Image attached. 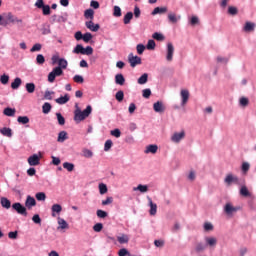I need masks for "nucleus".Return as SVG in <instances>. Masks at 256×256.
<instances>
[{
  "label": "nucleus",
  "instance_id": "40",
  "mask_svg": "<svg viewBox=\"0 0 256 256\" xmlns=\"http://www.w3.org/2000/svg\"><path fill=\"white\" fill-rule=\"evenodd\" d=\"M63 168L66 169V170H68L69 172H71V171H74V169H75V164L69 163V162H64V163H63Z\"/></svg>",
  "mask_w": 256,
  "mask_h": 256
},
{
  "label": "nucleus",
  "instance_id": "34",
  "mask_svg": "<svg viewBox=\"0 0 256 256\" xmlns=\"http://www.w3.org/2000/svg\"><path fill=\"white\" fill-rule=\"evenodd\" d=\"M227 13H228V15H232V17H235V15H237V13H239V9H237V7H235V6H229Z\"/></svg>",
  "mask_w": 256,
  "mask_h": 256
},
{
  "label": "nucleus",
  "instance_id": "53",
  "mask_svg": "<svg viewBox=\"0 0 256 256\" xmlns=\"http://www.w3.org/2000/svg\"><path fill=\"white\" fill-rule=\"evenodd\" d=\"M251 165L249 164V162H243L242 166H241V170L244 173H247L250 169Z\"/></svg>",
  "mask_w": 256,
  "mask_h": 256
},
{
  "label": "nucleus",
  "instance_id": "18",
  "mask_svg": "<svg viewBox=\"0 0 256 256\" xmlns=\"http://www.w3.org/2000/svg\"><path fill=\"white\" fill-rule=\"evenodd\" d=\"M58 225V229H69V224L61 217H58Z\"/></svg>",
  "mask_w": 256,
  "mask_h": 256
},
{
  "label": "nucleus",
  "instance_id": "13",
  "mask_svg": "<svg viewBox=\"0 0 256 256\" xmlns=\"http://www.w3.org/2000/svg\"><path fill=\"white\" fill-rule=\"evenodd\" d=\"M51 211L52 217H57V215H59L63 211V207L61 206V204H53Z\"/></svg>",
  "mask_w": 256,
  "mask_h": 256
},
{
  "label": "nucleus",
  "instance_id": "25",
  "mask_svg": "<svg viewBox=\"0 0 256 256\" xmlns=\"http://www.w3.org/2000/svg\"><path fill=\"white\" fill-rule=\"evenodd\" d=\"M4 115H6V117H15V113L16 110L15 108H5L3 111Z\"/></svg>",
  "mask_w": 256,
  "mask_h": 256
},
{
  "label": "nucleus",
  "instance_id": "56",
  "mask_svg": "<svg viewBox=\"0 0 256 256\" xmlns=\"http://www.w3.org/2000/svg\"><path fill=\"white\" fill-rule=\"evenodd\" d=\"M113 147V141L107 140L104 144V151H110V149Z\"/></svg>",
  "mask_w": 256,
  "mask_h": 256
},
{
  "label": "nucleus",
  "instance_id": "49",
  "mask_svg": "<svg viewBox=\"0 0 256 256\" xmlns=\"http://www.w3.org/2000/svg\"><path fill=\"white\" fill-rule=\"evenodd\" d=\"M122 13H121V7L119 6H114V10H113V16L114 17H121Z\"/></svg>",
  "mask_w": 256,
  "mask_h": 256
},
{
  "label": "nucleus",
  "instance_id": "62",
  "mask_svg": "<svg viewBox=\"0 0 256 256\" xmlns=\"http://www.w3.org/2000/svg\"><path fill=\"white\" fill-rule=\"evenodd\" d=\"M73 81H74L75 83H83V82L85 81V79H84L83 76H81V75H75V76L73 77Z\"/></svg>",
  "mask_w": 256,
  "mask_h": 256
},
{
  "label": "nucleus",
  "instance_id": "35",
  "mask_svg": "<svg viewBox=\"0 0 256 256\" xmlns=\"http://www.w3.org/2000/svg\"><path fill=\"white\" fill-rule=\"evenodd\" d=\"M22 80L21 78L17 77L14 79V81L11 83L12 89H17L18 87H21Z\"/></svg>",
  "mask_w": 256,
  "mask_h": 256
},
{
  "label": "nucleus",
  "instance_id": "37",
  "mask_svg": "<svg viewBox=\"0 0 256 256\" xmlns=\"http://www.w3.org/2000/svg\"><path fill=\"white\" fill-rule=\"evenodd\" d=\"M25 88L27 93H35V83H26Z\"/></svg>",
  "mask_w": 256,
  "mask_h": 256
},
{
  "label": "nucleus",
  "instance_id": "51",
  "mask_svg": "<svg viewBox=\"0 0 256 256\" xmlns=\"http://www.w3.org/2000/svg\"><path fill=\"white\" fill-rule=\"evenodd\" d=\"M110 134L113 136V137H116L117 139H119V137H121V130H119V128H116L114 130H111L110 131Z\"/></svg>",
  "mask_w": 256,
  "mask_h": 256
},
{
  "label": "nucleus",
  "instance_id": "14",
  "mask_svg": "<svg viewBox=\"0 0 256 256\" xmlns=\"http://www.w3.org/2000/svg\"><path fill=\"white\" fill-rule=\"evenodd\" d=\"M243 31L246 33H251V31H255V23L247 21L243 27Z\"/></svg>",
  "mask_w": 256,
  "mask_h": 256
},
{
  "label": "nucleus",
  "instance_id": "30",
  "mask_svg": "<svg viewBox=\"0 0 256 256\" xmlns=\"http://www.w3.org/2000/svg\"><path fill=\"white\" fill-rule=\"evenodd\" d=\"M117 241L123 245V243H129V236L127 234H122L121 236L117 237Z\"/></svg>",
  "mask_w": 256,
  "mask_h": 256
},
{
  "label": "nucleus",
  "instance_id": "50",
  "mask_svg": "<svg viewBox=\"0 0 256 256\" xmlns=\"http://www.w3.org/2000/svg\"><path fill=\"white\" fill-rule=\"evenodd\" d=\"M56 117L59 125H65V117L61 113H56Z\"/></svg>",
  "mask_w": 256,
  "mask_h": 256
},
{
  "label": "nucleus",
  "instance_id": "20",
  "mask_svg": "<svg viewBox=\"0 0 256 256\" xmlns=\"http://www.w3.org/2000/svg\"><path fill=\"white\" fill-rule=\"evenodd\" d=\"M133 191H140V193H147V191H149V186L139 184L137 187L133 188Z\"/></svg>",
  "mask_w": 256,
  "mask_h": 256
},
{
  "label": "nucleus",
  "instance_id": "27",
  "mask_svg": "<svg viewBox=\"0 0 256 256\" xmlns=\"http://www.w3.org/2000/svg\"><path fill=\"white\" fill-rule=\"evenodd\" d=\"M149 205H150V215H156L157 204L153 203V200H151V198H149Z\"/></svg>",
  "mask_w": 256,
  "mask_h": 256
},
{
  "label": "nucleus",
  "instance_id": "21",
  "mask_svg": "<svg viewBox=\"0 0 256 256\" xmlns=\"http://www.w3.org/2000/svg\"><path fill=\"white\" fill-rule=\"evenodd\" d=\"M0 203L4 209H11V201L9 199L2 197Z\"/></svg>",
  "mask_w": 256,
  "mask_h": 256
},
{
  "label": "nucleus",
  "instance_id": "17",
  "mask_svg": "<svg viewBox=\"0 0 256 256\" xmlns=\"http://www.w3.org/2000/svg\"><path fill=\"white\" fill-rule=\"evenodd\" d=\"M206 247H215L217 245V238L215 237H206Z\"/></svg>",
  "mask_w": 256,
  "mask_h": 256
},
{
  "label": "nucleus",
  "instance_id": "60",
  "mask_svg": "<svg viewBox=\"0 0 256 256\" xmlns=\"http://www.w3.org/2000/svg\"><path fill=\"white\" fill-rule=\"evenodd\" d=\"M96 215L100 219H105V217H107V212L103 210H97Z\"/></svg>",
  "mask_w": 256,
  "mask_h": 256
},
{
  "label": "nucleus",
  "instance_id": "32",
  "mask_svg": "<svg viewBox=\"0 0 256 256\" xmlns=\"http://www.w3.org/2000/svg\"><path fill=\"white\" fill-rule=\"evenodd\" d=\"M58 143H63L65 141H67V133L65 131H61L58 134V139H57Z\"/></svg>",
  "mask_w": 256,
  "mask_h": 256
},
{
  "label": "nucleus",
  "instance_id": "19",
  "mask_svg": "<svg viewBox=\"0 0 256 256\" xmlns=\"http://www.w3.org/2000/svg\"><path fill=\"white\" fill-rule=\"evenodd\" d=\"M0 133L4 135V137H13V132L11 128H7V127L1 128Z\"/></svg>",
  "mask_w": 256,
  "mask_h": 256
},
{
  "label": "nucleus",
  "instance_id": "7",
  "mask_svg": "<svg viewBox=\"0 0 256 256\" xmlns=\"http://www.w3.org/2000/svg\"><path fill=\"white\" fill-rule=\"evenodd\" d=\"M128 62L130 63V67H137V65H141V57L133 55L130 53L128 55Z\"/></svg>",
  "mask_w": 256,
  "mask_h": 256
},
{
  "label": "nucleus",
  "instance_id": "11",
  "mask_svg": "<svg viewBox=\"0 0 256 256\" xmlns=\"http://www.w3.org/2000/svg\"><path fill=\"white\" fill-rule=\"evenodd\" d=\"M157 151H159V146H157L155 144H150V145L146 146L144 153L146 155H149V153H151L152 155H155V153H157Z\"/></svg>",
  "mask_w": 256,
  "mask_h": 256
},
{
  "label": "nucleus",
  "instance_id": "38",
  "mask_svg": "<svg viewBox=\"0 0 256 256\" xmlns=\"http://www.w3.org/2000/svg\"><path fill=\"white\" fill-rule=\"evenodd\" d=\"M35 198L37 199V201H45L47 199V195L45 194V192H38L35 194Z\"/></svg>",
  "mask_w": 256,
  "mask_h": 256
},
{
  "label": "nucleus",
  "instance_id": "8",
  "mask_svg": "<svg viewBox=\"0 0 256 256\" xmlns=\"http://www.w3.org/2000/svg\"><path fill=\"white\" fill-rule=\"evenodd\" d=\"M182 139H185V130H182L181 132H175L171 136V141H173V143H181Z\"/></svg>",
  "mask_w": 256,
  "mask_h": 256
},
{
  "label": "nucleus",
  "instance_id": "6",
  "mask_svg": "<svg viewBox=\"0 0 256 256\" xmlns=\"http://www.w3.org/2000/svg\"><path fill=\"white\" fill-rule=\"evenodd\" d=\"M174 53H175V46H173V43L168 42L167 48H166V61L171 63V61H173Z\"/></svg>",
  "mask_w": 256,
  "mask_h": 256
},
{
  "label": "nucleus",
  "instance_id": "5",
  "mask_svg": "<svg viewBox=\"0 0 256 256\" xmlns=\"http://www.w3.org/2000/svg\"><path fill=\"white\" fill-rule=\"evenodd\" d=\"M41 157H43L41 155V152H39V154H33L32 156H30L28 158V164L31 167H37V165H39V163H41Z\"/></svg>",
  "mask_w": 256,
  "mask_h": 256
},
{
  "label": "nucleus",
  "instance_id": "24",
  "mask_svg": "<svg viewBox=\"0 0 256 256\" xmlns=\"http://www.w3.org/2000/svg\"><path fill=\"white\" fill-rule=\"evenodd\" d=\"M51 109H52L51 103L46 102L42 106V113H44V115H47L51 113Z\"/></svg>",
  "mask_w": 256,
  "mask_h": 256
},
{
  "label": "nucleus",
  "instance_id": "52",
  "mask_svg": "<svg viewBox=\"0 0 256 256\" xmlns=\"http://www.w3.org/2000/svg\"><path fill=\"white\" fill-rule=\"evenodd\" d=\"M52 95H55V92L47 90L44 94V99L51 101L53 99Z\"/></svg>",
  "mask_w": 256,
  "mask_h": 256
},
{
  "label": "nucleus",
  "instance_id": "23",
  "mask_svg": "<svg viewBox=\"0 0 256 256\" xmlns=\"http://www.w3.org/2000/svg\"><path fill=\"white\" fill-rule=\"evenodd\" d=\"M115 83L116 85H125V77L123 74H117L115 76Z\"/></svg>",
  "mask_w": 256,
  "mask_h": 256
},
{
  "label": "nucleus",
  "instance_id": "36",
  "mask_svg": "<svg viewBox=\"0 0 256 256\" xmlns=\"http://www.w3.org/2000/svg\"><path fill=\"white\" fill-rule=\"evenodd\" d=\"M41 49H43V45H41L40 43H36L30 49V53H37V52L41 51Z\"/></svg>",
  "mask_w": 256,
  "mask_h": 256
},
{
  "label": "nucleus",
  "instance_id": "39",
  "mask_svg": "<svg viewBox=\"0 0 256 256\" xmlns=\"http://www.w3.org/2000/svg\"><path fill=\"white\" fill-rule=\"evenodd\" d=\"M18 123H20L21 125H27V123H29V117L27 116H19L17 118Z\"/></svg>",
  "mask_w": 256,
  "mask_h": 256
},
{
  "label": "nucleus",
  "instance_id": "31",
  "mask_svg": "<svg viewBox=\"0 0 256 256\" xmlns=\"http://www.w3.org/2000/svg\"><path fill=\"white\" fill-rule=\"evenodd\" d=\"M131 19H133V12H128L123 19L124 25H129V23H131Z\"/></svg>",
  "mask_w": 256,
  "mask_h": 256
},
{
  "label": "nucleus",
  "instance_id": "1",
  "mask_svg": "<svg viewBox=\"0 0 256 256\" xmlns=\"http://www.w3.org/2000/svg\"><path fill=\"white\" fill-rule=\"evenodd\" d=\"M75 111H74V121L77 123H81V121H85L87 117H89V114L91 111H93V108L91 105H88L84 111H81V108H79V104H75Z\"/></svg>",
  "mask_w": 256,
  "mask_h": 256
},
{
  "label": "nucleus",
  "instance_id": "54",
  "mask_svg": "<svg viewBox=\"0 0 256 256\" xmlns=\"http://www.w3.org/2000/svg\"><path fill=\"white\" fill-rule=\"evenodd\" d=\"M100 195H105L107 193V185L104 183L99 184Z\"/></svg>",
  "mask_w": 256,
  "mask_h": 256
},
{
  "label": "nucleus",
  "instance_id": "9",
  "mask_svg": "<svg viewBox=\"0 0 256 256\" xmlns=\"http://www.w3.org/2000/svg\"><path fill=\"white\" fill-rule=\"evenodd\" d=\"M189 90L187 89H183L180 92V96H181V107H185V105H187V103L189 102Z\"/></svg>",
  "mask_w": 256,
  "mask_h": 256
},
{
  "label": "nucleus",
  "instance_id": "58",
  "mask_svg": "<svg viewBox=\"0 0 256 256\" xmlns=\"http://www.w3.org/2000/svg\"><path fill=\"white\" fill-rule=\"evenodd\" d=\"M82 55H93V47L87 46L84 48Z\"/></svg>",
  "mask_w": 256,
  "mask_h": 256
},
{
  "label": "nucleus",
  "instance_id": "29",
  "mask_svg": "<svg viewBox=\"0 0 256 256\" xmlns=\"http://www.w3.org/2000/svg\"><path fill=\"white\" fill-rule=\"evenodd\" d=\"M240 195H242V197H251V192H249L247 186H242L240 189Z\"/></svg>",
  "mask_w": 256,
  "mask_h": 256
},
{
  "label": "nucleus",
  "instance_id": "48",
  "mask_svg": "<svg viewBox=\"0 0 256 256\" xmlns=\"http://www.w3.org/2000/svg\"><path fill=\"white\" fill-rule=\"evenodd\" d=\"M239 103H240L241 107H247V105H249V98L241 97L239 100Z\"/></svg>",
  "mask_w": 256,
  "mask_h": 256
},
{
  "label": "nucleus",
  "instance_id": "44",
  "mask_svg": "<svg viewBox=\"0 0 256 256\" xmlns=\"http://www.w3.org/2000/svg\"><path fill=\"white\" fill-rule=\"evenodd\" d=\"M84 49H85V48L83 47V45L78 44V45H76V47L74 48L73 53H76L77 55H79V53H81V55H83Z\"/></svg>",
  "mask_w": 256,
  "mask_h": 256
},
{
  "label": "nucleus",
  "instance_id": "2",
  "mask_svg": "<svg viewBox=\"0 0 256 256\" xmlns=\"http://www.w3.org/2000/svg\"><path fill=\"white\" fill-rule=\"evenodd\" d=\"M51 61H52V65H57L58 63L57 67H60L61 70L67 69V65H69V63L65 58L59 57V54H54L51 58Z\"/></svg>",
  "mask_w": 256,
  "mask_h": 256
},
{
  "label": "nucleus",
  "instance_id": "64",
  "mask_svg": "<svg viewBox=\"0 0 256 256\" xmlns=\"http://www.w3.org/2000/svg\"><path fill=\"white\" fill-rule=\"evenodd\" d=\"M204 230L205 231H213V224L210 222L204 223Z\"/></svg>",
  "mask_w": 256,
  "mask_h": 256
},
{
  "label": "nucleus",
  "instance_id": "47",
  "mask_svg": "<svg viewBox=\"0 0 256 256\" xmlns=\"http://www.w3.org/2000/svg\"><path fill=\"white\" fill-rule=\"evenodd\" d=\"M146 49H148V51L155 50V40H149L146 45Z\"/></svg>",
  "mask_w": 256,
  "mask_h": 256
},
{
  "label": "nucleus",
  "instance_id": "46",
  "mask_svg": "<svg viewBox=\"0 0 256 256\" xmlns=\"http://www.w3.org/2000/svg\"><path fill=\"white\" fill-rule=\"evenodd\" d=\"M82 153L83 157H85L86 159H91V157H93V152L89 149H84Z\"/></svg>",
  "mask_w": 256,
  "mask_h": 256
},
{
  "label": "nucleus",
  "instance_id": "42",
  "mask_svg": "<svg viewBox=\"0 0 256 256\" xmlns=\"http://www.w3.org/2000/svg\"><path fill=\"white\" fill-rule=\"evenodd\" d=\"M149 78V75L147 73H144L139 79H138V84L139 85H145L147 83V79Z\"/></svg>",
  "mask_w": 256,
  "mask_h": 256
},
{
  "label": "nucleus",
  "instance_id": "22",
  "mask_svg": "<svg viewBox=\"0 0 256 256\" xmlns=\"http://www.w3.org/2000/svg\"><path fill=\"white\" fill-rule=\"evenodd\" d=\"M180 19H181V17H177V15H175V13L168 14V21H169V23H172L173 25H175V23H177V21H179Z\"/></svg>",
  "mask_w": 256,
  "mask_h": 256
},
{
  "label": "nucleus",
  "instance_id": "4",
  "mask_svg": "<svg viewBox=\"0 0 256 256\" xmlns=\"http://www.w3.org/2000/svg\"><path fill=\"white\" fill-rule=\"evenodd\" d=\"M12 209H14V211L17 212L18 215H23L24 217H27V208L26 206H23L21 203L16 202L12 204Z\"/></svg>",
  "mask_w": 256,
  "mask_h": 256
},
{
  "label": "nucleus",
  "instance_id": "16",
  "mask_svg": "<svg viewBox=\"0 0 256 256\" xmlns=\"http://www.w3.org/2000/svg\"><path fill=\"white\" fill-rule=\"evenodd\" d=\"M6 19H7L8 23H23L22 19L17 18L16 16H14L11 13L7 14Z\"/></svg>",
  "mask_w": 256,
  "mask_h": 256
},
{
  "label": "nucleus",
  "instance_id": "59",
  "mask_svg": "<svg viewBox=\"0 0 256 256\" xmlns=\"http://www.w3.org/2000/svg\"><path fill=\"white\" fill-rule=\"evenodd\" d=\"M190 25L195 27V25H199V17L197 16H192L190 19Z\"/></svg>",
  "mask_w": 256,
  "mask_h": 256
},
{
  "label": "nucleus",
  "instance_id": "15",
  "mask_svg": "<svg viewBox=\"0 0 256 256\" xmlns=\"http://www.w3.org/2000/svg\"><path fill=\"white\" fill-rule=\"evenodd\" d=\"M70 99L69 94H65L64 96L57 98L55 101L58 105H65V103H69Z\"/></svg>",
  "mask_w": 256,
  "mask_h": 256
},
{
  "label": "nucleus",
  "instance_id": "10",
  "mask_svg": "<svg viewBox=\"0 0 256 256\" xmlns=\"http://www.w3.org/2000/svg\"><path fill=\"white\" fill-rule=\"evenodd\" d=\"M35 205H37V201L31 195H28L25 200L26 209L31 210Z\"/></svg>",
  "mask_w": 256,
  "mask_h": 256
},
{
  "label": "nucleus",
  "instance_id": "57",
  "mask_svg": "<svg viewBox=\"0 0 256 256\" xmlns=\"http://www.w3.org/2000/svg\"><path fill=\"white\" fill-rule=\"evenodd\" d=\"M142 97H144V99H149V97H151V89L146 88L142 91Z\"/></svg>",
  "mask_w": 256,
  "mask_h": 256
},
{
  "label": "nucleus",
  "instance_id": "41",
  "mask_svg": "<svg viewBox=\"0 0 256 256\" xmlns=\"http://www.w3.org/2000/svg\"><path fill=\"white\" fill-rule=\"evenodd\" d=\"M115 99L119 101V103H121V101H123V99H125V93L123 92V90H119L116 95H115Z\"/></svg>",
  "mask_w": 256,
  "mask_h": 256
},
{
  "label": "nucleus",
  "instance_id": "26",
  "mask_svg": "<svg viewBox=\"0 0 256 256\" xmlns=\"http://www.w3.org/2000/svg\"><path fill=\"white\" fill-rule=\"evenodd\" d=\"M205 249H207V244H204L202 242H199L195 247L196 253H203Z\"/></svg>",
  "mask_w": 256,
  "mask_h": 256
},
{
  "label": "nucleus",
  "instance_id": "3",
  "mask_svg": "<svg viewBox=\"0 0 256 256\" xmlns=\"http://www.w3.org/2000/svg\"><path fill=\"white\" fill-rule=\"evenodd\" d=\"M63 75V70L61 67H55L53 70L48 74V81L49 83H54L56 77H61Z\"/></svg>",
  "mask_w": 256,
  "mask_h": 256
},
{
  "label": "nucleus",
  "instance_id": "12",
  "mask_svg": "<svg viewBox=\"0 0 256 256\" xmlns=\"http://www.w3.org/2000/svg\"><path fill=\"white\" fill-rule=\"evenodd\" d=\"M85 25L87 29H89L90 31H93L94 33H97V31H99L100 29L99 24L93 23L92 20L85 22Z\"/></svg>",
  "mask_w": 256,
  "mask_h": 256
},
{
  "label": "nucleus",
  "instance_id": "45",
  "mask_svg": "<svg viewBox=\"0 0 256 256\" xmlns=\"http://www.w3.org/2000/svg\"><path fill=\"white\" fill-rule=\"evenodd\" d=\"M37 65H43L45 63V56L43 54H38L36 57Z\"/></svg>",
  "mask_w": 256,
  "mask_h": 256
},
{
  "label": "nucleus",
  "instance_id": "33",
  "mask_svg": "<svg viewBox=\"0 0 256 256\" xmlns=\"http://www.w3.org/2000/svg\"><path fill=\"white\" fill-rule=\"evenodd\" d=\"M224 212L226 213V215H233V206L231 205V203H226L224 206Z\"/></svg>",
  "mask_w": 256,
  "mask_h": 256
},
{
  "label": "nucleus",
  "instance_id": "28",
  "mask_svg": "<svg viewBox=\"0 0 256 256\" xmlns=\"http://www.w3.org/2000/svg\"><path fill=\"white\" fill-rule=\"evenodd\" d=\"M94 15H95V11H93V9H87L84 12V17L86 19H91V21H93Z\"/></svg>",
  "mask_w": 256,
  "mask_h": 256
},
{
  "label": "nucleus",
  "instance_id": "63",
  "mask_svg": "<svg viewBox=\"0 0 256 256\" xmlns=\"http://www.w3.org/2000/svg\"><path fill=\"white\" fill-rule=\"evenodd\" d=\"M128 255H129V250H127L126 248H122L118 252V256H128Z\"/></svg>",
  "mask_w": 256,
  "mask_h": 256
},
{
  "label": "nucleus",
  "instance_id": "61",
  "mask_svg": "<svg viewBox=\"0 0 256 256\" xmlns=\"http://www.w3.org/2000/svg\"><path fill=\"white\" fill-rule=\"evenodd\" d=\"M93 229L96 233H100V231H103V224L97 223L93 226Z\"/></svg>",
  "mask_w": 256,
  "mask_h": 256
},
{
  "label": "nucleus",
  "instance_id": "43",
  "mask_svg": "<svg viewBox=\"0 0 256 256\" xmlns=\"http://www.w3.org/2000/svg\"><path fill=\"white\" fill-rule=\"evenodd\" d=\"M82 39L84 43H89V41L93 39V34H91L90 32H86L85 34H83Z\"/></svg>",
  "mask_w": 256,
  "mask_h": 256
},
{
  "label": "nucleus",
  "instance_id": "55",
  "mask_svg": "<svg viewBox=\"0 0 256 256\" xmlns=\"http://www.w3.org/2000/svg\"><path fill=\"white\" fill-rule=\"evenodd\" d=\"M0 82L2 83V85H7V83H9V75L3 74L0 77Z\"/></svg>",
  "mask_w": 256,
  "mask_h": 256
}]
</instances>
